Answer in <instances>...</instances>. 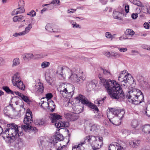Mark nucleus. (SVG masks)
<instances>
[{"label": "nucleus", "instance_id": "obj_52", "mask_svg": "<svg viewBox=\"0 0 150 150\" xmlns=\"http://www.w3.org/2000/svg\"><path fill=\"white\" fill-rule=\"evenodd\" d=\"M25 34L23 31L19 33H15L13 35V36L15 37H17L20 36H22L25 35Z\"/></svg>", "mask_w": 150, "mask_h": 150}, {"label": "nucleus", "instance_id": "obj_3", "mask_svg": "<svg viewBox=\"0 0 150 150\" xmlns=\"http://www.w3.org/2000/svg\"><path fill=\"white\" fill-rule=\"evenodd\" d=\"M124 113L123 110L118 108H111L107 112V117L111 123L114 125H118L119 124L117 123L115 120L120 119L123 117Z\"/></svg>", "mask_w": 150, "mask_h": 150}, {"label": "nucleus", "instance_id": "obj_57", "mask_svg": "<svg viewBox=\"0 0 150 150\" xmlns=\"http://www.w3.org/2000/svg\"><path fill=\"white\" fill-rule=\"evenodd\" d=\"M60 3V1L59 0H53L51 3V4H55V5H59Z\"/></svg>", "mask_w": 150, "mask_h": 150}, {"label": "nucleus", "instance_id": "obj_25", "mask_svg": "<svg viewBox=\"0 0 150 150\" xmlns=\"http://www.w3.org/2000/svg\"><path fill=\"white\" fill-rule=\"evenodd\" d=\"M139 121L137 120H133L131 123V125L132 128H136L139 125Z\"/></svg>", "mask_w": 150, "mask_h": 150}, {"label": "nucleus", "instance_id": "obj_39", "mask_svg": "<svg viewBox=\"0 0 150 150\" xmlns=\"http://www.w3.org/2000/svg\"><path fill=\"white\" fill-rule=\"evenodd\" d=\"M72 150H85V149L83 147H81L79 144L78 145L73 146Z\"/></svg>", "mask_w": 150, "mask_h": 150}, {"label": "nucleus", "instance_id": "obj_8", "mask_svg": "<svg viewBox=\"0 0 150 150\" xmlns=\"http://www.w3.org/2000/svg\"><path fill=\"white\" fill-rule=\"evenodd\" d=\"M12 81L13 85L15 86L17 83L22 84V81L18 73L17 72L14 74L12 78Z\"/></svg>", "mask_w": 150, "mask_h": 150}, {"label": "nucleus", "instance_id": "obj_32", "mask_svg": "<svg viewBox=\"0 0 150 150\" xmlns=\"http://www.w3.org/2000/svg\"><path fill=\"white\" fill-rule=\"evenodd\" d=\"M97 83V81L95 80H92L88 84V86L91 88H93L96 86V84Z\"/></svg>", "mask_w": 150, "mask_h": 150}, {"label": "nucleus", "instance_id": "obj_12", "mask_svg": "<svg viewBox=\"0 0 150 150\" xmlns=\"http://www.w3.org/2000/svg\"><path fill=\"white\" fill-rule=\"evenodd\" d=\"M70 77L72 81L75 83H81L83 81V80L82 79L81 76L79 77L80 79H79L78 76L77 74L75 73H72Z\"/></svg>", "mask_w": 150, "mask_h": 150}, {"label": "nucleus", "instance_id": "obj_4", "mask_svg": "<svg viewBox=\"0 0 150 150\" xmlns=\"http://www.w3.org/2000/svg\"><path fill=\"white\" fill-rule=\"evenodd\" d=\"M76 99L78 100L79 101L81 102L83 104L87 105L89 108L93 109L94 111L97 112L99 111L97 106L91 102H89L84 96L81 94H79L76 98Z\"/></svg>", "mask_w": 150, "mask_h": 150}, {"label": "nucleus", "instance_id": "obj_47", "mask_svg": "<svg viewBox=\"0 0 150 150\" xmlns=\"http://www.w3.org/2000/svg\"><path fill=\"white\" fill-rule=\"evenodd\" d=\"M100 69L101 71L103 72L104 75L108 76H110V73L108 70L102 68H100Z\"/></svg>", "mask_w": 150, "mask_h": 150}, {"label": "nucleus", "instance_id": "obj_36", "mask_svg": "<svg viewBox=\"0 0 150 150\" xmlns=\"http://www.w3.org/2000/svg\"><path fill=\"white\" fill-rule=\"evenodd\" d=\"M145 112L146 115L150 117V103L147 104Z\"/></svg>", "mask_w": 150, "mask_h": 150}, {"label": "nucleus", "instance_id": "obj_27", "mask_svg": "<svg viewBox=\"0 0 150 150\" xmlns=\"http://www.w3.org/2000/svg\"><path fill=\"white\" fill-rule=\"evenodd\" d=\"M23 56L24 60H29L33 57V54L27 53L23 54Z\"/></svg>", "mask_w": 150, "mask_h": 150}, {"label": "nucleus", "instance_id": "obj_56", "mask_svg": "<svg viewBox=\"0 0 150 150\" xmlns=\"http://www.w3.org/2000/svg\"><path fill=\"white\" fill-rule=\"evenodd\" d=\"M16 9H18L17 10V11H18V14L22 13L25 11L24 8H23L19 7L18 8H16Z\"/></svg>", "mask_w": 150, "mask_h": 150}, {"label": "nucleus", "instance_id": "obj_6", "mask_svg": "<svg viewBox=\"0 0 150 150\" xmlns=\"http://www.w3.org/2000/svg\"><path fill=\"white\" fill-rule=\"evenodd\" d=\"M23 122L25 125H30L33 122L32 113L30 110H27Z\"/></svg>", "mask_w": 150, "mask_h": 150}, {"label": "nucleus", "instance_id": "obj_54", "mask_svg": "<svg viewBox=\"0 0 150 150\" xmlns=\"http://www.w3.org/2000/svg\"><path fill=\"white\" fill-rule=\"evenodd\" d=\"M136 78L137 81L139 82H141L143 79L142 76L140 74H137L136 76Z\"/></svg>", "mask_w": 150, "mask_h": 150}, {"label": "nucleus", "instance_id": "obj_61", "mask_svg": "<svg viewBox=\"0 0 150 150\" xmlns=\"http://www.w3.org/2000/svg\"><path fill=\"white\" fill-rule=\"evenodd\" d=\"M18 9H16L14 10L11 12V15H17L18 14V11H17V10Z\"/></svg>", "mask_w": 150, "mask_h": 150}, {"label": "nucleus", "instance_id": "obj_14", "mask_svg": "<svg viewBox=\"0 0 150 150\" xmlns=\"http://www.w3.org/2000/svg\"><path fill=\"white\" fill-rule=\"evenodd\" d=\"M65 91L66 93H69L70 94L73 92L74 90V87L73 85L70 83H66Z\"/></svg>", "mask_w": 150, "mask_h": 150}, {"label": "nucleus", "instance_id": "obj_53", "mask_svg": "<svg viewBox=\"0 0 150 150\" xmlns=\"http://www.w3.org/2000/svg\"><path fill=\"white\" fill-rule=\"evenodd\" d=\"M104 102V101L101 99H98L97 100L95 101V103L96 104H98V106H99L100 105L102 104Z\"/></svg>", "mask_w": 150, "mask_h": 150}, {"label": "nucleus", "instance_id": "obj_31", "mask_svg": "<svg viewBox=\"0 0 150 150\" xmlns=\"http://www.w3.org/2000/svg\"><path fill=\"white\" fill-rule=\"evenodd\" d=\"M20 64L19 59L18 58H14L13 61L12 67H16L18 65Z\"/></svg>", "mask_w": 150, "mask_h": 150}, {"label": "nucleus", "instance_id": "obj_64", "mask_svg": "<svg viewBox=\"0 0 150 150\" xmlns=\"http://www.w3.org/2000/svg\"><path fill=\"white\" fill-rule=\"evenodd\" d=\"M118 49L120 52H125L127 50V49L126 48H119Z\"/></svg>", "mask_w": 150, "mask_h": 150}, {"label": "nucleus", "instance_id": "obj_62", "mask_svg": "<svg viewBox=\"0 0 150 150\" xmlns=\"http://www.w3.org/2000/svg\"><path fill=\"white\" fill-rule=\"evenodd\" d=\"M142 47L143 49L150 50V47H149L147 45H142Z\"/></svg>", "mask_w": 150, "mask_h": 150}, {"label": "nucleus", "instance_id": "obj_41", "mask_svg": "<svg viewBox=\"0 0 150 150\" xmlns=\"http://www.w3.org/2000/svg\"><path fill=\"white\" fill-rule=\"evenodd\" d=\"M16 85V86H17L19 89L22 90H24L25 88V85L23 84V83L22 81V84H20L19 83H17Z\"/></svg>", "mask_w": 150, "mask_h": 150}, {"label": "nucleus", "instance_id": "obj_55", "mask_svg": "<svg viewBox=\"0 0 150 150\" xmlns=\"http://www.w3.org/2000/svg\"><path fill=\"white\" fill-rule=\"evenodd\" d=\"M105 37L107 38L112 39L113 38V36L112 35L111 33L109 32H107L105 34Z\"/></svg>", "mask_w": 150, "mask_h": 150}, {"label": "nucleus", "instance_id": "obj_44", "mask_svg": "<svg viewBox=\"0 0 150 150\" xmlns=\"http://www.w3.org/2000/svg\"><path fill=\"white\" fill-rule=\"evenodd\" d=\"M120 56V54L117 52H111V57H114L115 58H118Z\"/></svg>", "mask_w": 150, "mask_h": 150}, {"label": "nucleus", "instance_id": "obj_51", "mask_svg": "<svg viewBox=\"0 0 150 150\" xmlns=\"http://www.w3.org/2000/svg\"><path fill=\"white\" fill-rule=\"evenodd\" d=\"M27 15H29L31 17H34L36 15V13L33 10H32L31 11L27 14Z\"/></svg>", "mask_w": 150, "mask_h": 150}, {"label": "nucleus", "instance_id": "obj_10", "mask_svg": "<svg viewBox=\"0 0 150 150\" xmlns=\"http://www.w3.org/2000/svg\"><path fill=\"white\" fill-rule=\"evenodd\" d=\"M45 103L47 105L48 109L51 112H53L55 108V105L52 100H50L47 102L43 101L41 106L42 107V104Z\"/></svg>", "mask_w": 150, "mask_h": 150}, {"label": "nucleus", "instance_id": "obj_9", "mask_svg": "<svg viewBox=\"0 0 150 150\" xmlns=\"http://www.w3.org/2000/svg\"><path fill=\"white\" fill-rule=\"evenodd\" d=\"M95 139V136L92 135L87 136L84 138L83 140L79 144V145H80L81 147H83L82 145L84 144L85 143H87L88 144H90L91 142L93 140H94Z\"/></svg>", "mask_w": 150, "mask_h": 150}, {"label": "nucleus", "instance_id": "obj_37", "mask_svg": "<svg viewBox=\"0 0 150 150\" xmlns=\"http://www.w3.org/2000/svg\"><path fill=\"white\" fill-rule=\"evenodd\" d=\"M6 129V127L4 129H3L0 125V134H2L3 137L4 139H6V137L7 136H6V133H4V131H5Z\"/></svg>", "mask_w": 150, "mask_h": 150}, {"label": "nucleus", "instance_id": "obj_17", "mask_svg": "<svg viewBox=\"0 0 150 150\" xmlns=\"http://www.w3.org/2000/svg\"><path fill=\"white\" fill-rule=\"evenodd\" d=\"M54 125L57 128L64 127H67L68 125V123L60 121L59 120L58 122L55 123Z\"/></svg>", "mask_w": 150, "mask_h": 150}, {"label": "nucleus", "instance_id": "obj_18", "mask_svg": "<svg viewBox=\"0 0 150 150\" xmlns=\"http://www.w3.org/2000/svg\"><path fill=\"white\" fill-rule=\"evenodd\" d=\"M23 142L21 139L18 140V142H16L14 146L15 150H19L23 146Z\"/></svg>", "mask_w": 150, "mask_h": 150}, {"label": "nucleus", "instance_id": "obj_38", "mask_svg": "<svg viewBox=\"0 0 150 150\" xmlns=\"http://www.w3.org/2000/svg\"><path fill=\"white\" fill-rule=\"evenodd\" d=\"M132 78V79L133 78L132 77V76L130 74L127 73L125 75V77H124V83H125L128 82V81L129 79Z\"/></svg>", "mask_w": 150, "mask_h": 150}, {"label": "nucleus", "instance_id": "obj_15", "mask_svg": "<svg viewBox=\"0 0 150 150\" xmlns=\"http://www.w3.org/2000/svg\"><path fill=\"white\" fill-rule=\"evenodd\" d=\"M63 139V136L60 134H57L54 136V138L52 141V143L55 145L57 143L58 141H61Z\"/></svg>", "mask_w": 150, "mask_h": 150}, {"label": "nucleus", "instance_id": "obj_11", "mask_svg": "<svg viewBox=\"0 0 150 150\" xmlns=\"http://www.w3.org/2000/svg\"><path fill=\"white\" fill-rule=\"evenodd\" d=\"M62 116L60 115L57 114L56 113L52 114L50 119L52 123H53L54 125V123L56 122H58L59 120L61 119Z\"/></svg>", "mask_w": 150, "mask_h": 150}, {"label": "nucleus", "instance_id": "obj_46", "mask_svg": "<svg viewBox=\"0 0 150 150\" xmlns=\"http://www.w3.org/2000/svg\"><path fill=\"white\" fill-rule=\"evenodd\" d=\"M50 63L47 62H44L42 63L41 66L42 68H46L50 66Z\"/></svg>", "mask_w": 150, "mask_h": 150}, {"label": "nucleus", "instance_id": "obj_7", "mask_svg": "<svg viewBox=\"0 0 150 150\" xmlns=\"http://www.w3.org/2000/svg\"><path fill=\"white\" fill-rule=\"evenodd\" d=\"M69 71V69L68 68L65 67H63L61 66H59L56 71V73L57 74L60 75L62 77L64 78L65 76L66 71Z\"/></svg>", "mask_w": 150, "mask_h": 150}, {"label": "nucleus", "instance_id": "obj_33", "mask_svg": "<svg viewBox=\"0 0 150 150\" xmlns=\"http://www.w3.org/2000/svg\"><path fill=\"white\" fill-rule=\"evenodd\" d=\"M2 89L8 94H11L14 95V92L11 91L7 86H4Z\"/></svg>", "mask_w": 150, "mask_h": 150}, {"label": "nucleus", "instance_id": "obj_21", "mask_svg": "<svg viewBox=\"0 0 150 150\" xmlns=\"http://www.w3.org/2000/svg\"><path fill=\"white\" fill-rule=\"evenodd\" d=\"M25 16H23L22 15H20L18 16H14L13 18V22H20L24 19Z\"/></svg>", "mask_w": 150, "mask_h": 150}, {"label": "nucleus", "instance_id": "obj_29", "mask_svg": "<svg viewBox=\"0 0 150 150\" xmlns=\"http://www.w3.org/2000/svg\"><path fill=\"white\" fill-rule=\"evenodd\" d=\"M66 84L63 83L60 85L59 88V91H60L61 94H63V93H66V91H65V88L66 89Z\"/></svg>", "mask_w": 150, "mask_h": 150}, {"label": "nucleus", "instance_id": "obj_40", "mask_svg": "<svg viewBox=\"0 0 150 150\" xmlns=\"http://www.w3.org/2000/svg\"><path fill=\"white\" fill-rule=\"evenodd\" d=\"M30 127H31V126L30 125H21V128L23 129L25 131H26L28 129H31Z\"/></svg>", "mask_w": 150, "mask_h": 150}, {"label": "nucleus", "instance_id": "obj_26", "mask_svg": "<svg viewBox=\"0 0 150 150\" xmlns=\"http://www.w3.org/2000/svg\"><path fill=\"white\" fill-rule=\"evenodd\" d=\"M35 122L36 125H44L46 124L45 120L43 119L36 120Z\"/></svg>", "mask_w": 150, "mask_h": 150}, {"label": "nucleus", "instance_id": "obj_50", "mask_svg": "<svg viewBox=\"0 0 150 150\" xmlns=\"http://www.w3.org/2000/svg\"><path fill=\"white\" fill-rule=\"evenodd\" d=\"M25 5L24 1L22 0H20L18 2V6L21 8H24Z\"/></svg>", "mask_w": 150, "mask_h": 150}, {"label": "nucleus", "instance_id": "obj_22", "mask_svg": "<svg viewBox=\"0 0 150 150\" xmlns=\"http://www.w3.org/2000/svg\"><path fill=\"white\" fill-rule=\"evenodd\" d=\"M122 13L120 12L117 11H114L113 16L115 19L120 20L123 21V19L121 17V15H122Z\"/></svg>", "mask_w": 150, "mask_h": 150}, {"label": "nucleus", "instance_id": "obj_20", "mask_svg": "<svg viewBox=\"0 0 150 150\" xmlns=\"http://www.w3.org/2000/svg\"><path fill=\"white\" fill-rule=\"evenodd\" d=\"M36 91L40 93H41L43 92L44 87L42 83H38V85L36 86Z\"/></svg>", "mask_w": 150, "mask_h": 150}, {"label": "nucleus", "instance_id": "obj_2", "mask_svg": "<svg viewBox=\"0 0 150 150\" xmlns=\"http://www.w3.org/2000/svg\"><path fill=\"white\" fill-rule=\"evenodd\" d=\"M18 126L14 123L8 124L7 125L6 129L4 133L6 134V141L8 143L12 142L15 137L22 135L23 133L20 132L18 129Z\"/></svg>", "mask_w": 150, "mask_h": 150}, {"label": "nucleus", "instance_id": "obj_23", "mask_svg": "<svg viewBox=\"0 0 150 150\" xmlns=\"http://www.w3.org/2000/svg\"><path fill=\"white\" fill-rule=\"evenodd\" d=\"M142 129L144 133L148 134L150 133V125L147 124L143 126Z\"/></svg>", "mask_w": 150, "mask_h": 150}, {"label": "nucleus", "instance_id": "obj_45", "mask_svg": "<svg viewBox=\"0 0 150 150\" xmlns=\"http://www.w3.org/2000/svg\"><path fill=\"white\" fill-rule=\"evenodd\" d=\"M133 4L139 6H141L142 4L139 1L137 0H129Z\"/></svg>", "mask_w": 150, "mask_h": 150}, {"label": "nucleus", "instance_id": "obj_1", "mask_svg": "<svg viewBox=\"0 0 150 150\" xmlns=\"http://www.w3.org/2000/svg\"><path fill=\"white\" fill-rule=\"evenodd\" d=\"M98 77L111 98L120 100L124 98V93L119 83L114 80H106L100 74Z\"/></svg>", "mask_w": 150, "mask_h": 150}, {"label": "nucleus", "instance_id": "obj_13", "mask_svg": "<svg viewBox=\"0 0 150 150\" xmlns=\"http://www.w3.org/2000/svg\"><path fill=\"white\" fill-rule=\"evenodd\" d=\"M144 96L142 92V93L139 94L136 97L135 101H134V104L138 105L142 103L144 100Z\"/></svg>", "mask_w": 150, "mask_h": 150}, {"label": "nucleus", "instance_id": "obj_24", "mask_svg": "<svg viewBox=\"0 0 150 150\" xmlns=\"http://www.w3.org/2000/svg\"><path fill=\"white\" fill-rule=\"evenodd\" d=\"M119 144L116 143H114V144H110L108 147V150H119L118 148Z\"/></svg>", "mask_w": 150, "mask_h": 150}, {"label": "nucleus", "instance_id": "obj_42", "mask_svg": "<svg viewBox=\"0 0 150 150\" xmlns=\"http://www.w3.org/2000/svg\"><path fill=\"white\" fill-rule=\"evenodd\" d=\"M32 28V25L31 24H29L28 26L25 28V30L23 31L25 35L28 33L30 31Z\"/></svg>", "mask_w": 150, "mask_h": 150}, {"label": "nucleus", "instance_id": "obj_60", "mask_svg": "<svg viewBox=\"0 0 150 150\" xmlns=\"http://www.w3.org/2000/svg\"><path fill=\"white\" fill-rule=\"evenodd\" d=\"M124 79H123L121 77L118 76V80L120 82V83H121V84L124 85L125 86V85L124 84Z\"/></svg>", "mask_w": 150, "mask_h": 150}, {"label": "nucleus", "instance_id": "obj_63", "mask_svg": "<svg viewBox=\"0 0 150 150\" xmlns=\"http://www.w3.org/2000/svg\"><path fill=\"white\" fill-rule=\"evenodd\" d=\"M125 10L126 13H128L129 11V6L127 4L125 6Z\"/></svg>", "mask_w": 150, "mask_h": 150}, {"label": "nucleus", "instance_id": "obj_58", "mask_svg": "<svg viewBox=\"0 0 150 150\" xmlns=\"http://www.w3.org/2000/svg\"><path fill=\"white\" fill-rule=\"evenodd\" d=\"M46 98L47 100L53 97V95L52 93H47L45 95Z\"/></svg>", "mask_w": 150, "mask_h": 150}, {"label": "nucleus", "instance_id": "obj_34", "mask_svg": "<svg viewBox=\"0 0 150 150\" xmlns=\"http://www.w3.org/2000/svg\"><path fill=\"white\" fill-rule=\"evenodd\" d=\"M45 29L49 32H54V30L53 31V29L52 28V25L48 23L46 25L45 27Z\"/></svg>", "mask_w": 150, "mask_h": 150}, {"label": "nucleus", "instance_id": "obj_5", "mask_svg": "<svg viewBox=\"0 0 150 150\" xmlns=\"http://www.w3.org/2000/svg\"><path fill=\"white\" fill-rule=\"evenodd\" d=\"M95 139L93 140L92 146L93 150H97L99 149L103 144V138L98 136L95 137Z\"/></svg>", "mask_w": 150, "mask_h": 150}, {"label": "nucleus", "instance_id": "obj_16", "mask_svg": "<svg viewBox=\"0 0 150 150\" xmlns=\"http://www.w3.org/2000/svg\"><path fill=\"white\" fill-rule=\"evenodd\" d=\"M140 142V141L139 140L135 139L130 141L129 144L131 147L136 148L139 146Z\"/></svg>", "mask_w": 150, "mask_h": 150}, {"label": "nucleus", "instance_id": "obj_59", "mask_svg": "<svg viewBox=\"0 0 150 150\" xmlns=\"http://www.w3.org/2000/svg\"><path fill=\"white\" fill-rule=\"evenodd\" d=\"M46 142L43 140L40 141V142H39V144L40 146L42 147L45 146L46 145Z\"/></svg>", "mask_w": 150, "mask_h": 150}, {"label": "nucleus", "instance_id": "obj_43", "mask_svg": "<svg viewBox=\"0 0 150 150\" xmlns=\"http://www.w3.org/2000/svg\"><path fill=\"white\" fill-rule=\"evenodd\" d=\"M133 94L137 97L139 94L142 93V92L139 90H133L130 91Z\"/></svg>", "mask_w": 150, "mask_h": 150}, {"label": "nucleus", "instance_id": "obj_49", "mask_svg": "<svg viewBox=\"0 0 150 150\" xmlns=\"http://www.w3.org/2000/svg\"><path fill=\"white\" fill-rule=\"evenodd\" d=\"M99 126L96 125H93L91 127V130L93 132L98 129Z\"/></svg>", "mask_w": 150, "mask_h": 150}, {"label": "nucleus", "instance_id": "obj_19", "mask_svg": "<svg viewBox=\"0 0 150 150\" xmlns=\"http://www.w3.org/2000/svg\"><path fill=\"white\" fill-rule=\"evenodd\" d=\"M126 97L128 99H131L132 103L133 104H134V101H135L136 98V96L130 91L128 92V93L126 96Z\"/></svg>", "mask_w": 150, "mask_h": 150}, {"label": "nucleus", "instance_id": "obj_28", "mask_svg": "<svg viewBox=\"0 0 150 150\" xmlns=\"http://www.w3.org/2000/svg\"><path fill=\"white\" fill-rule=\"evenodd\" d=\"M10 106H7L4 108V115L7 116L9 117L10 115Z\"/></svg>", "mask_w": 150, "mask_h": 150}, {"label": "nucleus", "instance_id": "obj_30", "mask_svg": "<svg viewBox=\"0 0 150 150\" xmlns=\"http://www.w3.org/2000/svg\"><path fill=\"white\" fill-rule=\"evenodd\" d=\"M21 96V98L25 102L28 104H29L31 102V101L30 100L28 96H25L23 94Z\"/></svg>", "mask_w": 150, "mask_h": 150}, {"label": "nucleus", "instance_id": "obj_48", "mask_svg": "<svg viewBox=\"0 0 150 150\" xmlns=\"http://www.w3.org/2000/svg\"><path fill=\"white\" fill-rule=\"evenodd\" d=\"M74 115L71 114H67L68 117L69 118L70 120L71 121H74L76 119V118H74Z\"/></svg>", "mask_w": 150, "mask_h": 150}, {"label": "nucleus", "instance_id": "obj_35", "mask_svg": "<svg viewBox=\"0 0 150 150\" xmlns=\"http://www.w3.org/2000/svg\"><path fill=\"white\" fill-rule=\"evenodd\" d=\"M125 33L126 35L132 36L135 33L132 29H127Z\"/></svg>", "mask_w": 150, "mask_h": 150}]
</instances>
